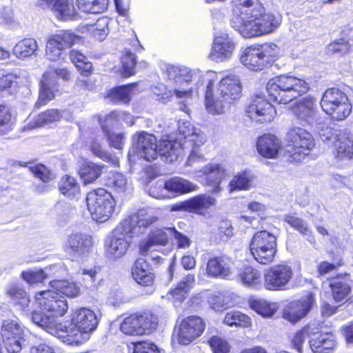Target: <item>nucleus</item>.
Here are the masks:
<instances>
[{
    "instance_id": "obj_1",
    "label": "nucleus",
    "mask_w": 353,
    "mask_h": 353,
    "mask_svg": "<svg viewBox=\"0 0 353 353\" xmlns=\"http://www.w3.org/2000/svg\"><path fill=\"white\" fill-rule=\"evenodd\" d=\"M32 320L49 334L67 340L74 338L79 333L92 332L96 329L99 322L95 313L85 307L78 309L72 312L69 326L57 322L41 312H33Z\"/></svg>"
},
{
    "instance_id": "obj_2",
    "label": "nucleus",
    "mask_w": 353,
    "mask_h": 353,
    "mask_svg": "<svg viewBox=\"0 0 353 353\" xmlns=\"http://www.w3.org/2000/svg\"><path fill=\"white\" fill-rule=\"evenodd\" d=\"M242 84L239 78L228 74L218 82L214 89V81H208L205 92V105L212 114L224 112L226 108L238 102L242 97Z\"/></svg>"
},
{
    "instance_id": "obj_3",
    "label": "nucleus",
    "mask_w": 353,
    "mask_h": 353,
    "mask_svg": "<svg viewBox=\"0 0 353 353\" xmlns=\"http://www.w3.org/2000/svg\"><path fill=\"white\" fill-rule=\"evenodd\" d=\"M268 97L276 104L287 105L307 93L310 84L294 76L281 74L270 79L266 85Z\"/></svg>"
},
{
    "instance_id": "obj_4",
    "label": "nucleus",
    "mask_w": 353,
    "mask_h": 353,
    "mask_svg": "<svg viewBox=\"0 0 353 353\" xmlns=\"http://www.w3.org/2000/svg\"><path fill=\"white\" fill-rule=\"evenodd\" d=\"M279 57L280 48L271 42L246 47L240 57V61L248 69L259 72L271 67Z\"/></svg>"
},
{
    "instance_id": "obj_5",
    "label": "nucleus",
    "mask_w": 353,
    "mask_h": 353,
    "mask_svg": "<svg viewBox=\"0 0 353 353\" xmlns=\"http://www.w3.org/2000/svg\"><path fill=\"white\" fill-rule=\"evenodd\" d=\"M285 156L290 163H299L311 154L315 147L312 134L301 127L290 128L286 133Z\"/></svg>"
},
{
    "instance_id": "obj_6",
    "label": "nucleus",
    "mask_w": 353,
    "mask_h": 353,
    "mask_svg": "<svg viewBox=\"0 0 353 353\" xmlns=\"http://www.w3.org/2000/svg\"><path fill=\"white\" fill-rule=\"evenodd\" d=\"M159 314L150 309L132 312L124 318L120 330L125 335L141 336L154 332L159 326Z\"/></svg>"
},
{
    "instance_id": "obj_7",
    "label": "nucleus",
    "mask_w": 353,
    "mask_h": 353,
    "mask_svg": "<svg viewBox=\"0 0 353 353\" xmlns=\"http://www.w3.org/2000/svg\"><path fill=\"white\" fill-rule=\"evenodd\" d=\"M282 17L271 12H257L248 19L243 21L240 26V32L244 37L252 38L270 34L275 31L281 24Z\"/></svg>"
},
{
    "instance_id": "obj_8",
    "label": "nucleus",
    "mask_w": 353,
    "mask_h": 353,
    "mask_svg": "<svg viewBox=\"0 0 353 353\" xmlns=\"http://www.w3.org/2000/svg\"><path fill=\"white\" fill-rule=\"evenodd\" d=\"M253 259L259 264L268 265L276 260L278 253L277 238L266 230L256 232L249 243Z\"/></svg>"
},
{
    "instance_id": "obj_9",
    "label": "nucleus",
    "mask_w": 353,
    "mask_h": 353,
    "mask_svg": "<svg viewBox=\"0 0 353 353\" xmlns=\"http://www.w3.org/2000/svg\"><path fill=\"white\" fill-rule=\"evenodd\" d=\"M320 104L322 110L336 121L345 120L352 110L347 95L336 88H327L321 96Z\"/></svg>"
},
{
    "instance_id": "obj_10",
    "label": "nucleus",
    "mask_w": 353,
    "mask_h": 353,
    "mask_svg": "<svg viewBox=\"0 0 353 353\" xmlns=\"http://www.w3.org/2000/svg\"><path fill=\"white\" fill-rule=\"evenodd\" d=\"M86 201L92 216L97 222L103 223L108 220L115 209L114 198L110 192L102 188L90 191Z\"/></svg>"
},
{
    "instance_id": "obj_11",
    "label": "nucleus",
    "mask_w": 353,
    "mask_h": 353,
    "mask_svg": "<svg viewBox=\"0 0 353 353\" xmlns=\"http://www.w3.org/2000/svg\"><path fill=\"white\" fill-rule=\"evenodd\" d=\"M205 329L204 319L198 315H189L176 323L172 339L180 345H189L201 337Z\"/></svg>"
},
{
    "instance_id": "obj_12",
    "label": "nucleus",
    "mask_w": 353,
    "mask_h": 353,
    "mask_svg": "<svg viewBox=\"0 0 353 353\" xmlns=\"http://www.w3.org/2000/svg\"><path fill=\"white\" fill-rule=\"evenodd\" d=\"M294 278V271L287 262L281 261L267 268L263 276V285L270 292L285 291Z\"/></svg>"
},
{
    "instance_id": "obj_13",
    "label": "nucleus",
    "mask_w": 353,
    "mask_h": 353,
    "mask_svg": "<svg viewBox=\"0 0 353 353\" xmlns=\"http://www.w3.org/2000/svg\"><path fill=\"white\" fill-rule=\"evenodd\" d=\"M83 39L68 30H61L51 35L47 40L46 57L50 61H57L62 59L65 49L70 48L75 44L81 43Z\"/></svg>"
},
{
    "instance_id": "obj_14",
    "label": "nucleus",
    "mask_w": 353,
    "mask_h": 353,
    "mask_svg": "<svg viewBox=\"0 0 353 353\" xmlns=\"http://www.w3.org/2000/svg\"><path fill=\"white\" fill-rule=\"evenodd\" d=\"M330 294L336 303H353V280L351 275L342 272L327 279Z\"/></svg>"
},
{
    "instance_id": "obj_15",
    "label": "nucleus",
    "mask_w": 353,
    "mask_h": 353,
    "mask_svg": "<svg viewBox=\"0 0 353 353\" xmlns=\"http://www.w3.org/2000/svg\"><path fill=\"white\" fill-rule=\"evenodd\" d=\"M35 301L43 311L49 312L54 320V317H61L68 311L66 300L52 289L37 292L35 294Z\"/></svg>"
},
{
    "instance_id": "obj_16",
    "label": "nucleus",
    "mask_w": 353,
    "mask_h": 353,
    "mask_svg": "<svg viewBox=\"0 0 353 353\" xmlns=\"http://www.w3.org/2000/svg\"><path fill=\"white\" fill-rule=\"evenodd\" d=\"M247 115L260 123L272 121L276 116L274 106L263 95L255 94L245 108Z\"/></svg>"
},
{
    "instance_id": "obj_17",
    "label": "nucleus",
    "mask_w": 353,
    "mask_h": 353,
    "mask_svg": "<svg viewBox=\"0 0 353 353\" xmlns=\"http://www.w3.org/2000/svg\"><path fill=\"white\" fill-rule=\"evenodd\" d=\"M308 343L313 353H333L339 345L335 332L319 330V325L315 323L314 334Z\"/></svg>"
},
{
    "instance_id": "obj_18",
    "label": "nucleus",
    "mask_w": 353,
    "mask_h": 353,
    "mask_svg": "<svg viewBox=\"0 0 353 353\" xmlns=\"http://www.w3.org/2000/svg\"><path fill=\"white\" fill-rule=\"evenodd\" d=\"M127 238H132L120 223L114 229L112 236L105 249L106 256L111 260H117L125 254L130 242Z\"/></svg>"
},
{
    "instance_id": "obj_19",
    "label": "nucleus",
    "mask_w": 353,
    "mask_h": 353,
    "mask_svg": "<svg viewBox=\"0 0 353 353\" xmlns=\"http://www.w3.org/2000/svg\"><path fill=\"white\" fill-rule=\"evenodd\" d=\"M158 220L157 216L150 214L144 210H139L123 219L120 224L133 236L135 234L144 233L146 229L157 223Z\"/></svg>"
},
{
    "instance_id": "obj_20",
    "label": "nucleus",
    "mask_w": 353,
    "mask_h": 353,
    "mask_svg": "<svg viewBox=\"0 0 353 353\" xmlns=\"http://www.w3.org/2000/svg\"><path fill=\"white\" fill-rule=\"evenodd\" d=\"M315 303V295L313 292H310L300 300L291 303L283 310V317L292 323H296L310 311Z\"/></svg>"
},
{
    "instance_id": "obj_21",
    "label": "nucleus",
    "mask_w": 353,
    "mask_h": 353,
    "mask_svg": "<svg viewBox=\"0 0 353 353\" xmlns=\"http://www.w3.org/2000/svg\"><path fill=\"white\" fill-rule=\"evenodd\" d=\"M322 141L327 143L332 148V152L336 158L340 159H352L353 157V141L345 134H334L331 133L330 136L325 133L321 134Z\"/></svg>"
},
{
    "instance_id": "obj_22",
    "label": "nucleus",
    "mask_w": 353,
    "mask_h": 353,
    "mask_svg": "<svg viewBox=\"0 0 353 353\" xmlns=\"http://www.w3.org/2000/svg\"><path fill=\"white\" fill-rule=\"evenodd\" d=\"M172 227H156L149 232L146 239L139 245V252L145 255L153 246H166L171 239Z\"/></svg>"
},
{
    "instance_id": "obj_23",
    "label": "nucleus",
    "mask_w": 353,
    "mask_h": 353,
    "mask_svg": "<svg viewBox=\"0 0 353 353\" xmlns=\"http://www.w3.org/2000/svg\"><path fill=\"white\" fill-rule=\"evenodd\" d=\"M135 147L137 154L147 161L157 159V138L152 134L145 131L135 134Z\"/></svg>"
},
{
    "instance_id": "obj_24",
    "label": "nucleus",
    "mask_w": 353,
    "mask_h": 353,
    "mask_svg": "<svg viewBox=\"0 0 353 353\" xmlns=\"http://www.w3.org/2000/svg\"><path fill=\"white\" fill-rule=\"evenodd\" d=\"M205 270L208 278L225 279L232 273L230 259L225 254L210 256L205 263Z\"/></svg>"
},
{
    "instance_id": "obj_25",
    "label": "nucleus",
    "mask_w": 353,
    "mask_h": 353,
    "mask_svg": "<svg viewBox=\"0 0 353 353\" xmlns=\"http://www.w3.org/2000/svg\"><path fill=\"white\" fill-rule=\"evenodd\" d=\"M316 98L307 95L296 101L292 108L294 117L299 121L310 123L317 113Z\"/></svg>"
},
{
    "instance_id": "obj_26",
    "label": "nucleus",
    "mask_w": 353,
    "mask_h": 353,
    "mask_svg": "<svg viewBox=\"0 0 353 353\" xmlns=\"http://www.w3.org/2000/svg\"><path fill=\"white\" fill-rule=\"evenodd\" d=\"M200 176L205 186L212 187L214 192L221 190L220 185L226 175V170L219 163H208L200 170Z\"/></svg>"
},
{
    "instance_id": "obj_27",
    "label": "nucleus",
    "mask_w": 353,
    "mask_h": 353,
    "mask_svg": "<svg viewBox=\"0 0 353 353\" xmlns=\"http://www.w3.org/2000/svg\"><path fill=\"white\" fill-rule=\"evenodd\" d=\"M131 275L137 284L143 288H152L155 282V274L152 267L143 259H137L131 268Z\"/></svg>"
},
{
    "instance_id": "obj_28",
    "label": "nucleus",
    "mask_w": 353,
    "mask_h": 353,
    "mask_svg": "<svg viewBox=\"0 0 353 353\" xmlns=\"http://www.w3.org/2000/svg\"><path fill=\"white\" fill-rule=\"evenodd\" d=\"M256 147L261 157L273 159L278 157L281 148V142L274 134H264L258 138Z\"/></svg>"
},
{
    "instance_id": "obj_29",
    "label": "nucleus",
    "mask_w": 353,
    "mask_h": 353,
    "mask_svg": "<svg viewBox=\"0 0 353 353\" xmlns=\"http://www.w3.org/2000/svg\"><path fill=\"white\" fill-rule=\"evenodd\" d=\"M234 48V42L228 36H219L214 40L210 57L213 61H223L232 56Z\"/></svg>"
},
{
    "instance_id": "obj_30",
    "label": "nucleus",
    "mask_w": 353,
    "mask_h": 353,
    "mask_svg": "<svg viewBox=\"0 0 353 353\" xmlns=\"http://www.w3.org/2000/svg\"><path fill=\"white\" fill-rule=\"evenodd\" d=\"M190 213L206 216L216 205V199L206 194H200L189 198Z\"/></svg>"
},
{
    "instance_id": "obj_31",
    "label": "nucleus",
    "mask_w": 353,
    "mask_h": 353,
    "mask_svg": "<svg viewBox=\"0 0 353 353\" xmlns=\"http://www.w3.org/2000/svg\"><path fill=\"white\" fill-rule=\"evenodd\" d=\"M137 85V83H131L113 87L106 91L104 97L114 104H128L131 101L133 90Z\"/></svg>"
},
{
    "instance_id": "obj_32",
    "label": "nucleus",
    "mask_w": 353,
    "mask_h": 353,
    "mask_svg": "<svg viewBox=\"0 0 353 353\" xmlns=\"http://www.w3.org/2000/svg\"><path fill=\"white\" fill-rule=\"evenodd\" d=\"M255 179V174L250 169L238 172L229 182V192L249 190L254 186Z\"/></svg>"
},
{
    "instance_id": "obj_33",
    "label": "nucleus",
    "mask_w": 353,
    "mask_h": 353,
    "mask_svg": "<svg viewBox=\"0 0 353 353\" xmlns=\"http://www.w3.org/2000/svg\"><path fill=\"white\" fill-rule=\"evenodd\" d=\"M92 245L91 238L81 233L70 234L65 246V251L70 254H81L88 252Z\"/></svg>"
},
{
    "instance_id": "obj_34",
    "label": "nucleus",
    "mask_w": 353,
    "mask_h": 353,
    "mask_svg": "<svg viewBox=\"0 0 353 353\" xmlns=\"http://www.w3.org/2000/svg\"><path fill=\"white\" fill-rule=\"evenodd\" d=\"M57 188L61 194L70 199L76 198L81 192V185L78 179L69 174L61 176Z\"/></svg>"
},
{
    "instance_id": "obj_35",
    "label": "nucleus",
    "mask_w": 353,
    "mask_h": 353,
    "mask_svg": "<svg viewBox=\"0 0 353 353\" xmlns=\"http://www.w3.org/2000/svg\"><path fill=\"white\" fill-rule=\"evenodd\" d=\"M164 188L174 196H179L197 190L198 186L187 179L172 177L165 181Z\"/></svg>"
},
{
    "instance_id": "obj_36",
    "label": "nucleus",
    "mask_w": 353,
    "mask_h": 353,
    "mask_svg": "<svg viewBox=\"0 0 353 353\" xmlns=\"http://www.w3.org/2000/svg\"><path fill=\"white\" fill-rule=\"evenodd\" d=\"M237 278L247 287L256 288L263 284L260 270L250 265H245L241 268L237 274Z\"/></svg>"
},
{
    "instance_id": "obj_37",
    "label": "nucleus",
    "mask_w": 353,
    "mask_h": 353,
    "mask_svg": "<svg viewBox=\"0 0 353 353\" xmlns=\"http://www.w3.org/2000/svg\"><path fill=\"white\" fill-rule=\"evenodd\" d=\"M105 166L92 161H84L80 166L78 174L84 184L92 183L99 179Z\"/></svg>"
},
{
    "instance_id": "obj_38",
    "label": "nucleus",
    "mask_w": 353,
    "mask_h": 353,
    "mask_svg": "<svg viewBox=\"0 0 353 353\" xmlns=\"http://www.w3.org/2000/svg\"><path fill=\"white\" fill-rule=\"evenodd\" d=\"M48 6L61 20H66L74 14L72 0H44Z\"/></svg>"
},
{
    "instance_id": "obj_39",
    "label": "nucleus",
    "mask_w": 353,
    "mask_h": 353,
    "mask_svg": "<svg viewBox=\"0 0 353 353\" xmlns=\"http://www.w3.org/2000/svg\"><path fill=\"white\" fill-rule=\"evenodd\" d=\"M69 57L81 75L89 77L93 73L92 63L88 59L84 54L77 50H72L70 51Z\"/></svg>"
},
{
    "instance_id": "obj_40",
    "label": "nucleus",
    "mask_w": 353,
    "mask_h": 353,
    "mask_svg": "<svg viewBox=\"0 0 353 353\" xmlns=\"http://www.w3.org/2000/svg\"><path fill=\"white\" fill-rule=\"evenodd\" d=\"M6 294L10 302L22 310L27 307L30 303V297L28 293L19 284L14 283L8 286Z\"/></svg>"
},
{
    "instance_id": "obj_41",
    "label": "nucleus",
    "mask_w": 353,
    "mask_h": 353,
    "mask_svg": "<svg viewBox=\"0 0 353 353\" xmlns=\"http://www.w3.org/2000/svg\"><path fill=\"white\" fill-rule=\"evenodd\" d=\"M50 286L52 290L56 291V293L63 297H75L80 294L79 288L73 282L68 280H53L50 282Z\"/></svg>"
},
{
    "instance_id": "obj_42",
    "label": "nucleus",
    "mask_w": 353,
    "mask_h": 353,
    "mask_svg": "<svg viewBox=\"0 0 353 353\" xmlns=\"http://www.w3.org/2000/svg\"><path fill=\"white\" fill-rule=\"evenodd\" d=\"M109 0H76L79 10L88 14H100L108 7Z\"/></svg>"
},
{
    "instance_id": "obj_43",
    "label": "nucleus",
    "mask_w": 353,
    "mask_h": 353,
    "mask_svg": "<svg viewBox=\"0 0 353 353\" xmlns=\"http://www.w3.org/2000/svg\"><path fill=\"white\" fill-rule=\"evenodd\" d=\"M38 48L37 42L32 38H24L19 41L13 48V54L23 59L32 56Z\"/></svg>"
},
{
    "instance_id": "obj_44",
    "label": "nucleus",
    "mask_w": 353,
    "mask_h": 353,
    "mask_svg": "<svg viewBox=\"0 0 353 353\" xmlns=\"http://www.w3.org/2000/svg\"><path fill=\"white\" fill-rule=\"evenodd\" d=\"M250 307L263 317L270 318L277 311L278 305L265 299H256L250 301Z\"/></svg>"
},
{
    "instance_id": "obj_45",
    "label": "nucleus",
    "mask_w": 353,
    "mask_h": 353,
    "mask_svg": "<svg viewBox=\"0 0 353 353\" xmlns=\"http://www.w3.org/2000/svg\"><path fill=\"white\" fill-rule=\"evenodd\" d=\"M137 56L130 50H125L121 57L120 76L123 78H128L135 74Z\"/></svg>"
},
{
    "instance_id": "obj_46",
    "label": "nucleus",
    "mask_w": 353,
    "mask_h": 353,
    "mask_svg": "<svg viewBox=\"0 0 353 353\" xmlns=\"http://www.w3.org/2000/svg\"><path fill=\"white\" fill-rule=\"evenodd\" d=\"M223 323L230 327H248L252 325L250 317L239 311L228 312L223 318Z\"/></svg>"
},
{
    "instance_id": "obj_47",
    "label": "nucleus",
    "mask_w": 353,
    "mask_h": 353,
    "mask_svg": "<svg viewBox=\"0 0 353 353\" xmlns=\"http://www.w3.org/2000/svg\"><path fill=\"white\" fill-rule=\"evenodd\" d=\"M283 221L302 235H310L312 230L307 223L296 213H288L283 216Z\"/></svg>"
},
{
    "instance_id": "obj_48",
    "label": "nucleus",
    "mask_w": 353,
    "mask_h": 353,
    "mask_svg": "<svg viewBox=\"0 0 353 353\" xmlns=\"http://www.w3.org/2000/svg\"><path fill=\"white\" fill-rule=\"evenodd\" d=\"M314 331V323H308L297 331L291 340V344L294 349L299 353H303V345L305 342V336L311 338Z\"/></svg>"
},
{
    "instance_id": "obj_49",
    "label": "nucleus",
    "mask_w": 353,
    "mask_h": 353,
    "mask_svg": "<svg viewBox=\"0 0 353 353\" xmlns=\"http://www.w3.org/2000/svg\"><path fill=\"white\" fill-rule=\"evenodd\" d=\"M15 117L11 109L5 104H0V135L10 131L14 124Z\"/></svg>"
},
{
    "instance_id": "obj_50",
    "label": "nucleus",
    "mask_w": 353,
    "mask_h": 353,
    "mask_svg": "<svg viewBox=\"0 0 353 353\" xmlns=\"http://www.w3.org/2000/svg\"><path fill=\"white\" fill-rule=\"evenodd\" d=\"M351 51V44L345 38L336 39L330 42L325 47L327 54H338L343 56Z\"/></svg>"
},
{
    "instance_id": "obj_51",
    "label": "nucleus",
    "mask_w": 353,
    "mask_h": 353,
    "mask_svg": "<svg viewBox=\"0 0 353 353\" xmlns=\"http://www.w3.org/2000/svg\"><path fill=\"white\" fill-rule=\"evenodd\" d=\"M89 148L90 150L100 159L117 167L119 165V159L104 150L101 143L97 139H94L91 141Z\"/></svg>"
},
{
    "instance_id": "obj_52",
    "label": "nucleus",
    "mask_w": 353,
    "mask_h": 353,
    "mask_svg": "<svg viewBox=\"0 0 353 353\" xmlns=\"http://www.w3.org/2000/svg\"><path fill=\"white\" fill-rule=\"evenodd\" d=\"M29 171L43 183H49L56 179L53 172L43 163L28 167Z\"/></svg>"
},
{
    "instance_id": "obj_53",
    "label": "nucleus",
    "mask_w": 353,
    "mask_h": 353,
    "mask_svg": "<svg viewBox=\"0 0 353 353\" xmlns=\"http://www.w3.org/2000/svg\"><path fill=\"white\" fill-rule=\"evenodd\" d=\"M343 265V260L341 257H334L332 259L331 262L322 261L316 265V273L318 277L324 276L329 273L335 272Z\"/></svg>"
},
{
    "instance_id": "obj_54",
    "label": "nucleus",
    "mask_w": 353,
    "mask_h": 353,
    "mask_svg": "<svg viewBox=\"0 0 353 353\" xmlns=\"http://www.w3.org/2000/svg\"><path fill=\"white\" fill-rule=\"evenodd\" d=\"M166 73L168 79L176 82L178 81L190 82L192 79V74L185 67L169 65L166 68Z\"/></svg>"
},
{
    "instance_id": "obj_55",
    "label": "nucleus",
    "mask_w": 353,
    "mask_h": 353,
    "mask_svg": "<svg viewBox=\"0 0 353 353\" xmlns=\"http://www.w3.org/2000/svg\"><path fill=\"white\" fill-rule=\"evenodd\" d=\"M23 332L20 325L13 320H6L2 323L1 329V339H9L14 337H21Z\"/></svg>"
},
{
    "instance_id": "obj_56",
    "label": "nucleus",
    "mask_w": 353,
    "mask_h": 353,
    "mask_svg": "<svg viewBox=\"0 0 353 353\" xmlns=\"http://www.w3.org/2000/svg\"><path fill=\"white\" fill-rule=\"evenodd\" d=\"M62 117L61 112L56 108L48 109L38 114L35 123L41 127L58 121Z\"/></svg>"
},
{
    "instance_id": "obj_57",
    "label": "nucleus",
    "mask_w": 353,
    "mask_h": 353,
    "mask_svg": "<svg viewBox=\"0 0 353 353\" xmlns=\"http://www.w3.org/2000/svg\"><path fill=\"white\" fill-rule=\"evenodd\" d=\"M59 89L57 87L40 84L39 97L35 103L36 108H41L55 98Z\"/></svg>"
},
{
    "instance_id": "obj_58",
    "label": "nucleus",
    "mask_w": 353,
    "mask_h": 353,
    "mask_svg": "<svg viewBox=\"0 0 353 353\" xmlns=\"http://www.w3.org/2000/svg\"><path fill=\"white\" fill-rule=\"evenodd\" d=\"M108 30V23L105 18L98 19L90 28L92 37L98 41H102L106 38Z\"/></svg>"
},
{
    "instance_id": "obj_59",
    "label": "nucleus",
    "mask_w": 353,
    "mask_h": 353,
    "mask_svg": "<svg viewBox=\"0 0 353 353\" xmlns=\"http://www.w3.org/2000/svg\"><path fill=\"white\" fill-rule=\"evenodd\" d=\"M213 353H230L229 343L219 335H213L207 340Z\"/></svg>"
},
{
    "instance_id": "obj_60",
    "label": "nucleus",
    "mask_w": 353,
    "mask_h": 353,
    "mask_svg": "<svg viewBox=\"0 0 353 353\" xmlns=\"http://www.w3.org/2000/svg\"><path fill=\"white\" fill-rule=\"evenodd\" d=\"M121 112L112 110L104 116H99L98 121L103 133L111 131L110 128L119 121Z\"/></svg>"
},
{
    "instance_id": "obj_61",
    "label": "nucleus",
    "mask_w": 353,
    "mask_h": 353,
    "mask_svg": "<svg viewBox=\"0 0 353 353\" xmlns=\"http://www.w3.org/2000/svg\"><path fill=\"white\" fill-rule=\"evenodd\" d=\"M125 184V177L119 172H110L105 179V185L116 191L124 190Z\"/></svg>"
},
{
    "instance_id": "obj_62",
    "label": "nucleus",
    "mask_w": 353,
    "mask_h": 353,
    "mask_svg": "<svg viewBox=\"0 0 353 353\" xmlns=\"http://www.w3.org/2000/svg\"><path fill=\"white\" fill-rule=\"evenodd\" d=\"M21 277L29 285L43 283L48 277L47 274L42 269L38 270L23 271Z\"/></svg>"
},
{
    "instance_id": "obj_63",
    "label": "nucleus",
    "mask_w": 353,
    "mask_h": 353,
    "mask_svg": "<svg viewBox=\"0 0 353 353\" xmlns=\"http://www.w3.org/2000/svg\"><path fill=\"white\" fill-rule=\"evenodd\" d=\"M17 77L8 73L0 77V92L11 94L18 88Z\"/></svg>"
},
{
    "instance_id": "obj_64",
    "label": "nucleus",
    "mask_w": 353,
    "mask_h": 353,
    "mask_svg": "<svg viewBox=\"0 0 353 353\" xmlns=\"http://www.w3.org/2000/svg\"><path fill=\"white\" fill-rule=\"evenodd\" d=\"M132 353H160L158 347L152 342L146 340L131 342Z\"/></svg>"
}]
</instances>
